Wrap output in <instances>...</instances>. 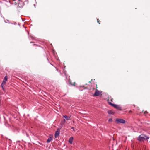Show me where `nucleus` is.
Returning <instances> with one entry per match:
<instances>
[{"instance_id": "a211bd4d", "label": "nucleus", "mask_w": 150, "mask_h": 150, "mask_svg": "<svg viewBox=\"0 0 150 150\" xmlns=\"http://www.w3.org/2000/svg\"><path fill=\"white\" fill-rule=\"evenodd\" d=\"M108 99H107V101H108V103H109V102H110L109 101L110 100H109V97H108Z\"/></svg>"}, {"instance_id": "7c9ffc66", "label": "nucleus", "mask_w": 150, "mask_h": 150, "mask_svg": "<svg viewBox=\"0 0 150 150\" xmlns=\"http://www.w3.org/2000/svg\"><path fill=\"white\" fill-rule=\"evenodd\" d=\"M57 71H58V70H57Z\"/></svg>"}, {"instance_id": "2f4dec72", "label": "nucleus", "mask_w": 150, "mask_h": 150, "mask_svg": "<svg viewBox=\"0 0 150 150\" xmlns=\"http://www.w3.org/2000/svg\"><path fill=\"white\" fill-rule=\"evenodd\" d=\"M18 1H20V0H18Z\"/></svg>"}, {"instance_id": "c85d7f7f", "label": "nucleus", "mask_w": 150, "mask_h": 150, "mask_svg": "<svg viewBox=\"0 0 150 150\" xmlns=\"http://www.w3.org/2000/svg\"><path fill=\"white\" fill-rule=\"evenodd\" d=\"M142 112H143V110H142Z\"/></svg>"}, {"instance_id": "412c9836", "label": "nucleus", "mask_w": 150, "mask_h": 150, "mask_svg": "<svg viewBox=\"0 0 150 150\" xmlns=\"http://www.w3.org/2000/svg\"><path fill=\"white\" fill-rule=\"evenodd\" d=\"M113 100V99L112 98L110 99V100L111 101H112Z\"/></svg>"}, {"instance_id": "a878e982", "label": "nucleus", "mask_w": 150, "mask_h": 150, "mask_svg": "<svg viewBox=\"0 0 150 150\" xmlns=\"http://www.w3.org/2000/svg\"><path fill=\"white\" fill-rule=\"evenodd\" d=\"M21 19H22V21H24L22 19V18H21Z\"/></svg>"}, {"instance_id": "7ed1b4c3", "label": "nucleus", "mask_w": 150, "mask_h": 150, "mask_svg": "<svg viewBox=\"0 0 150 150\" xmlns=\"http://www.w3.org/2000/svg\"><path fill=\"white\" fill-rule=\"evenodd\" d=\"M141 135H142V134H141L139 136L137 139L140 142L144 141L145 140V137H142Z\"/></svg>"}, {"instance_id": "ddd939ff", "label": "nucleus", "mask_w": 150, "mask_h": 150, "mask_svg": "<svg viewBox=\"0 0 150 150\" xmlns=\"http://www.w3.org/2000/svg\"><path fill=\"white\" fill-rule=\"evenodd\" d=\"M142 135H143L144 137H145V140H147L149 138V137L146 136L145 134H142Z\"/></svg>"}, {"instance_id": "2eb2a0df", "label": "nucleus", "mask_w": 150, "mask_h": 150, "mask_svg": "<svg viewBox=\"0 0 150 150\" xmlns=\"http://www.w3.org/2000/svg\"><path fill=\"white\" fill-rule=\"evenodd\" d=\"M148 113V112L147 111H145L144 112V114L145 115H146Z\"/></svg>"}, {"instance_id": "c756f323", "label": "nucleus", "mask_w": 150, "mask_h": 150, "mask_svg": "<svg viewBox=\"0 0 150 150\" xmlns=\"http://www.w3.org/2000/svg\"><path fill=\"white\" fill-rule=\"evenodd\" d=\"M7 21H8V20H7Z\"/></svg>"}, {"instance_id": "9d476101", "label": "nucleus", "mask_w": 150, "mask_h": 150, "mask_svg": "<svg viewBox=\"0 0 150 150\" xmlns=\"http://www.w3.org/2000/svg\"><path fill=\"white\" fill-rule=\"evenodd\" d=\"M108 113L109 114L113 115L114 114V112L112 110L108 111Z\"/></svg>"}, {"instance_id": "6ab92c4d", "label": "nucleus", "mask_w": 150, "mask_h": 150, "mask_svg": "<svg viewBox=\"0 0 150 150\" xmlns=\"http://www.w3.org/2000/svg\"><path fill=\"white\" fill-rule=\"evenodd\" d=\"M97 22L99 24H100V23H99V20L98 19H97Z\"/></svg>"}, {"instance_id": "cd10ccee", "label": "nucleus", "mask_w": 150, "mask_h": 150, "mask_svg": "<svg viewBox=\"0 0 150 150\" xmlns=\"http://www.w3.org/2000/svg\"><path fill=\"white\" fill-rule=\"evenodd\" d=\"M32 43V42H30V43Z\"/></svg>"}, {"instance_id": "4468645a", "label": "nucleus", "mask_w": 150, "mask_h": 150, "mask_svg": "<svg viewBox=\"0 0 150 150\" xmlns=\"http://www.w3.org/2000/svg\"><path fill=\"white\" fill-rule=\"evenodd\" d=\"M71 129H73V131H74V132H75L76 131V130L74 129V127H71Z\"/></svg>"}, {"instance_id": "39448f33", "label": "nucleus", "mask_w": 150, "mask_h": 150, "mask_svg": "<svg viewBox=\"0 0 150 150\" xmlns=\"http://www.w3.org/2000/svg\"><path fill=\"white\" fill-rule=\"evenodd\" d=\"M101 93V92H100L97 89H96L93 95L95 96H98L100 95Z\"/></svg>"}, {"instance_id": "1a4fd4ad", "label": "nucleus", "mask_w": 150, "mask_h": 150, "mask_svg": "<svg viewBox=\"0 0 150 150\" xmlns=\"http://www.w3.org/2000/svg\"><path fill=\"white\" fill-rule=\"evenodd\" d=\"M73 140V137H71L68 140V142L70 144H72V142Z\"/></svg>"}, {"instance_id": "aec40b11", "label": "nucleus", "mask_w": 150, "mask_h": 150, "mask_svg": "<svg viewBox=\"0 0 150 150\" xmlns=\"http://www.w3.org/2000/svg\"><path fill=\"white\" fill-rule=\"evenodd\" d=\"M117 123H122L123 124L125 123V122H117Z\"/></svg>"}, {"instance_id": "6e6552de", "label": "nucleus", "mask_w": 150, "mask_h": 150, "mask_svg": "<svg viewBox=\"0 0 150 150\" xmlns=\"http://www.w3.org/2000/svg\"><path fill=\"white\" fill-rule=\"evenodd\" d=\"M116 122H125V121L122 119H117L116 120Z\"/></svg>"}, {"instance_id": "f3484780", "label": "nucleus", "mask_w": 150, "mask_h": 150, "mask_svg": "<svg viewBox=\"0 0 150 150\" xmlns=\"http://www.w3.org/2000/svg\"><path fill=\"white\" fill-rule=\"evenodd\" d=\"M63 72L64 73V74L65 76H66V71L64 70L63 71Z\"/></svg>"}, {"instance_id": "393cba45", "label": "nucleus", "mask_w": 150, "mask_h": 150, "mask_svg": "<svg viewBox=\"0 0 150 150\" xmlns=\"http://www.w3.org/2000/svg\"><path fill=\"white\" fill-rule=\"evenodd\" d=\"M16 24V23H15L14 24V25H15Z\"/></svg>"}, {"instance_id": "f8f14e48", "label": "nucleus", "mask_w": 150, "mask_h": 150, "mask_svg": "<svg viewBox=\"0 0 150 150\" xmlns=\"http://www.w3.org/2000/svg\"><path fill=\"white\" fill-rule=\"evenodd\" d=\"M5 125L7 127H9L11 125V122H5Z\"/></svg>"}, {"instance_id": "f03ea898", "label": "nucleus", "mask_w": 150, "mask_h": 150, "mask_svg": "<svg viewBox=\"0 0 150 150\" xmlns=\"http://www.w3.org/2000/svg\"><path fill=\"white\" fill-rule=\"evenodd\" d=\"M62 128V126L58 128L57 129V130L56 131L55 133V137L56 138L60 134V130Z\"/></svg>"}, {"instance_id": "9b49d317", "label": "nucleus", "mask_w": 150, "mask_h": 150, "mask_svg": "<svg viewBox=\"0 0 150 150\" xmlns=\"http://www.w3.org/2000/svg\"><path fill=\"white\" fill-rule=\"evenodd\" d=\"M52 137H50L48 139H47V143H49L52 140Z\"/></svg>"}, {"instance_id": "dca6fc26", "label": "nucleus", "mask_w": 150, "mask_h": 150, "mask_svg": "<svg viewBox=\"0 0 150 150\" xmlns=\"http://www.w3.org/2000/svg\"><path fill=\"white\" fill-rule=\"evenodd\" d=\"M112 121V118H110L108 120V121L109 122H111Z\"/></svg>"}, {"instance_id": "0eeeda50", "label": "nucleus", "mask_w": 150, "mask_h": 150, "mask_svg": "<svg viewBox=\"0 0 150 150\" xmlns=\"http://www.w3.org/2000/svg\"><path fill=\"white\" fill-rule=\"evenodd\" d=\"M67 83L69 85H71V86L73 85V86H75V82H74L72 84L71 81V80L70 79H69V80L67 82Z\"/></svg>"}, {"instance_id": "f257e3e1", "label": "nucleus", "mask_w": 150, "mask_h": 150, "mask_svg": "<svg viewBox=\"0 0 150 150\" xmlns=\"http://www.w3.org/2000/svg\"><path fill=\"white\" fill-rule=\"evenodd\" d=\"M109 104L111 106L115 108L116 109L121 110V108L119 105H117L116 104L112 103L110 102H109Z\"/></svg>"}, {"instance_id": "473e14b6", "label": "nucleus", "mask_w": 150, "mask_h": 150, "mask_svg": "<svg viewBox=\"0 0 150 150\" xmlns=\"http://www.w3.org/2000/svg\"><path fill=\"white\" fill-rule=\"evenodd\" d=\"M13 0L14 1V0Z\"/></svg>"}, {"instance_id": "5701e85b", "label": "nucleus", "mask_w": 150, "mask_h": 150, "mask_svg": "<svg viewBox=\"0 0 150 150\" xmlns=\"http://www.w3.org/2000/svg\"><path fill=\"white\" fill-rule=\"evenodd\" d=\"M81 87H84V86H81Z\"/></svg>"}, {"instance_id": "4be33fe9", "label": "nucleus", "mask_w": 150, "mask_h": 150, "mask_svg": "<svg viewBox=\"0 0 150 150\" xmlns=\"http://www.w3.org/2000/svg\"><path fill=\"white\" fill-rule=\"evenodd\" d=\"M34 6H35V4H34Z\"/></svg>"}, {"instance_id": "423d86ee", "label": "nucleus", "mask_w": 150, "mask_h": 150, "mask_svg": "<svg viewBox=\"0 0 150 150\" xmlns=\"http://www.w3.org/2000/svg\"><path fill=\"white\" fill-rule=\"evenodd\" d=\"M63 117L65 118V119H63V120L64 121H65L66 120L67 121L69 120H70V116L68 117L66 115H64L63 116Z\"/></svg>"}, {"instance_id": "20e7f679", "label": "nucleus", "mask_w": 150, "mask_h": 150, "mask_svg": "<svg viewBox=\"0 0 150 150\" xmlns=\"http://www.w3.org/2000/svg\"><path fill=\"white\" fill-rule=\"evenodd\" d=\"M7 80V76H6L4 78V80L3 81L2 83H1V86L2 88H3V86H2L3 84H5L6 83V81Z\"/></svg>"}, {"instance_id": "b1692460", "label": "nucleus", "mask_w": 150, "mask_h": 150, "mask_svg": "<svg viewBox=\"0 0 150 150\" xmlns=\"http://www.w3.org/2000/svg\"><path fill=\"white\" fill-rule=\"evenodd\" d=\"M9 4H10V1H9Z\"/></svg>"}, {"instance_id": "bb28decb", "label": "nucleus", "mask_w": 150, "mask_h": 150, "mask_svg": "<svg viewBox=\"0 0 150 150\" xmlns=\"http://www.w3.org/2000/svg\"><path fill=\"white\" fill-rule=\"evenodd\" d=\"M61 125L62 126V124H61Z\"/></svg>"}]
</instances>
